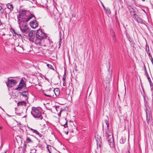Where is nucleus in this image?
Segmentation results:
<instances>
[{
  "label": "nucleus",
  "mask_w": 153,
  "mask_h": 153,
  "mask_svg": "<svg viewBox=\"0 0 153 153\" xmlns=\"http://www.w3.org/2000/svg\"><path fill=\"white\" fill-rule=\"evenodd\" d=\"M33 16V15L31 14L27 17V19H23L21 22L19 20H18V22L21 30L22 32L24 33L26 35H27L28 32H29L30 29L28 27L27 25H26V23L29 21Z\"/></svg>",
  "instance_id": "obj_1"
},
{
  "label": "nucleus",
  "mask_w": 153,
  "mask_h": 153,
  "mask_svg": "<svg viewBox=\"0 0 153 153\" xmlns=\"http://www.w3.org/2000/svg\"><path fill=\"white\" fill-rule=\"evenodd\" d=\"M31 113L35 118H37L41 120L43 119V110L40 107H32Z\"/></svg>",
  "instance_id": "obj_2"
},
{
  "label": "nucleus",
  "mask_w": 153,
  "mask_h": 153,
  "mask_svg": "<svg viewBox=\"0 0 153 153\" xmlns=\"http://www.w3.org/2000/svg\"><path fill=\"white\" fill-rule=\"evenodd\" d=\"M26 84L23 79L22 78L17 87L15 89V90L19 91H22L24 90H26Z\"/></svg>",
  "instance_id": "obj_3"
},
{
  "label": "nucleus",
  "mask_w": 153,
  "mask_h": 153,
  "mask_svg": "<svg viewBox=\"0 0 153 153\" xmlns=\"http://www.w3.org/2000/svg\"><path fill=\"white\" fill-rule=\"evenodd\" d=\"M112 134L111 131V135L109 134L107 132L106 133V134L107 135V139L108 141V144L111 147L113 148L114 146V143L113 135H111Z\"/></svg>",
  "instance_id": "obj_4"
},
{
  "label": "nucleus",
  "mask_w": 153,
  "mask_h": 153,
  "mask_svg": "<svg viewBox=\"0 0 153 153\" xmlns=\"http://www.w3.org/2000/svg\"><path fill=\"white\" fill-rule=\"evenodd\" d=\"M26 14V12L25 10H20L19 12V14L17 16L18 20H19L21 22L23 19H27V18L23 17Z\"/></svg>",
  "instance_id": "obj_5"
},
{
  "label": "nucleus",
  "mask_w": 153,
  "mask_h": 153,
  "mask_svg": "<svg viewBox=\"0 0 153 153\" xmlns=\"http://www.w3.org/2000/svg\"><path fill=\"white\" fill-rule=\"evenodd\" d=\"M17 84V82L16 80L13 79H10L9 78L8 79L7 81L6 82L7 86L10 88L15 85Z\"/></svg>",
  "instance_id": "obj_6"
},
{
  "label": "nucleus",
  "mask_w": 153,
  "mask_h": 153,
  "mask_svg": "<svg viewBox=\"0 0 153 153\" xmlns=\"http://www.w3.org/2000/svg\"><path fill=\"white\" fill-rule=\"evenodd\" d=\"M127 7L132 17L136 15V11L135 10V7H133L131 5H128Z\"/></svg>",
  "instance_id": "obj_7"
},
{
  "label": "nucleus",
  "mask_w": 153,
  "mask_h": 153,
  "mask_svg": "<svg viewBox=\"0 0 153 153\" xmlns=\"http://www.w3.org/2000/svg\"><path fill=\"white\" fill-rule=\"evenodd\" d=\"M36 36L43 39L46 38L45 33L41 30H38L36 33Z\"/></svg>",
  "instance_id": "obj_8"
},
{
  "label": "nucleus",
  "mask_w": 153,
  "mask_h": 153,
  "mask_svg": "<svg viewBox=\"0 0 153 153\" xmlns=\"http://www.w3.org/2000/svg\"><path fill=\"white\" fill-rule=\"evenodd\" d=\"M32 42L34 43L36 45H41L43 42V39L39 38H38V37L36 36L34 39H33Z\"/></svg>",
  "instance_id": "obj_9"
},
{
  "label": "nucleus",
  "mask_w": 153,
  "mask_h": 153,
  "mask_svg": "<svg viewBox=\"0 0 153 153\" xmlns=\"http://www.w3.org/2000/svg\"><path fill=\"white\" fill-rule=\"evenodd\" d=\"M28 32L27 35L30 37V40L32 41V40L34 39L35 38V33L33 31H30V30H29Z\"/></svg>",
  "instance_id": "obj_10"
},
{
  "label": "nucleus",
  "mask_w": 153,
  "mask_h": 153,
  "mask_svg": "<svg viewBox=\"0 0 153 153\" xmlns=\"http://www.w3.org/2000/svg\"><path fill=\"white\" fill-rule=\"evenodd\" d=\"M132 18H133L138 23H139L141 24L144 23L143 20L139 17L138 15H136L135 16H134Z\"/></svg>",
  "instance_id": "obj_11"
},
{
  "label": "nucleus",
  "mask_w": 153,
  "mask_h": 153,
  "mask_svg": "<svg viewBox=\"0 0 153 153\" xmlns=\"http://www.w3.org/2000/svg\"><path fill=\"white\" fill-rule=\"evenodd\" d=\"M30 24L31 27L33 28H35L38 26V24L37 21L34 20L33 21L30 22Z\"/></svg>",
  "instance_id": "obj_12"
},
{
  "label": "nucleus",
  "mask_w": 153,
  "mask_h": 153,
  "mask_svg": "<svg viewBox=\"0 0 153 153\" xmlns=\"http://www.w3.org/2000/svg\"><path fill=\"white\" fill-rule=\"evenodd\" d=\"M15 49L17 52L20 53H25L24 48L20 46H17L15 47ZM25 53H26V52H25Z\"/></svg>",
  "instance_id": "obj_13"
},
{
  "label": "nucleus",
  "mask_w": 153,
  "mask_h": 153,
  "mask_svg": "<svg viewBox=\"0 0 153 153\" xmlns=\"http://www.w3.org/2000/svg\"><path fill=\"white\" fill-rule=\"evenodd\" d=\"M20 94L22 95L23 97H25L27 99H28L27 97L29 95L28 91L27 90L23 91L22 92H19Z\"/></svg>",
  "instance_id": "obj_14"
},
{
  "label": "nucleus",
  "mask_w": 153,
  "mask_h": 153,
  "mask_svg": "<svg viewBox=\"0 0 153 153\" xmlns=\"http://www.w3.org/2000/svg\"><path fill=\"white\" fill-rule=\"evenodd\" d=\"M26 102L25 101H21L17 103V105L18 106H25L26 105Z\"/></svg>",
  "instance_id": "obj_15"
},
{
  "label": "nucleus",
  "mask_w": 153,
  "mask_h": 153,
  "mask_svg": "<svg viewBox=\"0 0 153 153\" xmlns=\"http://www.w3.org/2000/svg\"><path fill=\"white\" fill-rule=\"evenodd\" d=\"M7 8L10 10V11H12L13 9V4L10 3H8L6 4Z\"/></svg>",
  "instance_id": "obj_16"
},
{
  "label": "nucleus",
  "mask_w": 153,
  "mask_h": 153,
  "mask_svg": "<svg viewBox=\"0 0 153 153\" xmlns=\"http://www.w3.org/2000/svg\"><path fill=\"white\" fill-rule=\"evenodd\" d=\"M145 75H146V77L148 79L150 85L151 87V86L152 85H153V83H152V82L151 81V79L149 76V74H147Z\"/></svg>",
  "instance_id": "obj_17"
},
{
  "label": "nucleus",
  "mask_w": 153,
  "mask_h": 153,
  "mask_svg": "<svg viewBox=\"0 0 153 153\" xmlns=\"http://www.w3.org/2000/svg\"><path fill=\"white\" fill-rule=\"evenodd\" d=\"M26 141L27 143H32L33 142L31 138L27 136L26 137Z\"/></svg>",
  "instance_id": "obj_18"
},
{
  "label": "nucleus",
  "mask_w": 153,
  "mask_h": 153,
  "mask_svg": "<svg viewBox=\"0 0 153 153\" xmlns=\"http://www.w3.org/2000/svg\"><path fill=\"white\" fill-rule=\"evenodd\" d=\"M28 128L30 130L32 131L33 133H35L36 134H39V132L36 130H34L29 127H28Z\"/></svg>",
  "instance_id": "obj_19"
},
{
  "label": "nucleus",
  "mask_w": 153,
  "mask_h": 153,
  "mask_svg": "<svg viewBox=\"0 0 153 153\" xmlns=\"http://www.w3.org/2000/svg\"><path fill=\"white\" fill-rule=\"evenodd\" d=\"M47 149L49 152H51L52 147L51 146L49 145H47Z\"/></svg>",
  "instance_id": "obj_20"
},
{
  "label": "nucleus",
  "mask_w": 153,
  "mask_h": 153,
  "mask_svg": "<svg viewBox=\"0 0 153 153\" xmlns=\"http://www.w3.org/2000/svg\"><path fill=\"white\" fill-rule=\"evenodd\" d=\"M146 50L147 53H148L149 52V47L148 45H146Z\"/></svg>",
  "instance_id": "obj_21"
},
{
  "label": "nucleus",
  "mask_w": 153,
  "mask_h": 153,
  "mask_svg": "<svg viewBox=\"0 0 153 153\" xmlns=\"http://www.w3.org/2000/svg\"><path fill=\"white\" fill-rule=\"evenodd\" d=\"M125 140L123 138H121L120 140V143L123 144L125 143Z\"/></svg>",
  "instance_id": "obj_22"
},
{
  "label": "nucleus",
  "mask_w": 153,
  "mask_h": 153,
  "mask_svg": "<svg viewBox=\"0 0 153 153\" xmlns=\"http://www.w3.org/2000/svg\"><path fill=\"white\" fill-rule=\"evenodd\" d=\"M105 123L107 125V128L108 129L109 128V123L108 122V121L107 120H105Z\"/></svg>",
  "instance_id": "obj_23"
},
{
  "label": "nucleus",
  "mask_w": 153,
  "mask_h": 153,
  "mask_svg": "<svg viewBox=\"0 0 153 153\" xmlns=\"http://www.w3.org/2000/svg\"><path fill=\"white\" fill-rule=\"evenodd\" d=\"M65 122H66L63 125L62 124V125L65 128L67 127H68V125H67L68 121H67V120H66V119H65Z\"/></svg>",
  "instance_id": "obj_24"
},
{
  "label": "nucleus",
  "mask_w": 153,
  "mask_h": 153,
  "mask_svg": "<svg viewBox=\"0 0 153 153\" xmlns=\"http://www.w3.org/2000/svg\"><path fill=\"white\" fill-rule=\"evenodd\" d=\"M47 66L49 68L52 69L53 70H54V69L53 68V66L50 64H47Z\"/></svg>",
  "instance_id": "obj_25"
},
{
  "label": "nucleus",
  "mask_w": 153,
  "mask_h": 153,
  "mask_svg": "<svg viewBox=\"0 0 153 153\" xmlns=\"http://www.w3.org/2000/svg\"><path fill=\"white\" fill-rule=\"evenodd\" d=\"M4 9L2 8V7L0 5V13L1 14H3L4 13Z\"/></svg>",
  "instance_id": "obj_26"
},
{
  "label": "nucleus",
  "mask_w": 153,
  "mask_h": 153,
  "mask_svg": "<svg viewBox=\"0 0 153 153\" xmlns=\"http://www.w3.org/2000/svg\"><path fill=\"white\" fill-rule=\"evenodd\" d=\"M56 110L57 111H60V110H62V109L60 108V107L59 106H56Z\"/></svg>",
  "instance_id": "obj_27"
},
{
  "label": "nucleus",
  "mask_w": 153,
  "mask_h": 153,
  "mask_svg": "<svg viewBox=\"0 0 153 153\" xmlns=\"http://www.w3.org/2000/svg\"><path fill=\"white\" fill-rule=\"evenodd\" d=\"M36 134L38 135L39 137L41 138L42 139H43L44 138V136H43L42 134H40L39 133V134Z\"/></svg>",
  "instance_id": "obj_28"
},
{
  "label": "nucleus",
  "mask_w": 153,
  "mask_h": 153,
  "mask_svg": "<svg viewBox=\"0 0 153 153\" xmlns=\"http://www.w3.org/2000/svg\"><path fill=\"white\" fill-rule=\"evenodd\" d=\"M63 78L62 80H63V81H66V76L65 75V72L64 75H63Z\"/></svg>",
  "instance_id": "obj_29"
},
{
  "label": "nucleus",
  "mask_w": 153,
  "mask_h": 153,
  "mask_svg": "<svg viewBox=\"0 0 153 153\" xmlns=\"http://www.w3.org/2000/svg\"><path fill=\"white\" fill-rule=\"evenodd\" d=\"M111 32H112L111 35L112 36H115V33H114V32L113 31V30H111Z\"/></svg>",
  "instance_id": "obj_30"
},
{
  "label": "nucleus",
  "mask_w": 153,
  "mask_h": 153,
  "mask_svg": "<svg viewBox=\"0 0 153 153\" xmlns=\"http://www.w3.org/2000/svg\"><path fill=\"white\" fill-rule=\"evenodd\" d=\"M68 91H69V90H66V97H68V96H69V93H68Z\"/></svg>",
  "instance_id": "obj_31"
},
{
  "label": "nucleus",
  "mask_w": 153,
  "mask_h": 153,
  "mask_svg": "<svg viewBox=\"0 0 153 153\" xmlns=\"http://www.w3.org/2000/svg\"><path fill=\"white\" fill-rule=\"evenodd\" d=\"M43 94L45 96H46V97H52V96H51V95H47L45 93H44Z\"/></svg>",
  "instance_id": "obj_32"
},
{
  "label": "nucleus",
  "mask_w": 153,
  "mask_h": 153,
  "mask_svg": "<svg viewBox=\"0 0 153 153\" xmlns=\"http://www.w3.org/2000/svg\"><path fill=\"white\" fill-rule=\"evenodd\" d=\"M59 89L58 88H56V89H54L53 90V91L54 92V93H55V94L56 95V93L55 92V91H57V92H59Z\"/></svg>",
  "instance_id": "obj_33"
},
{
  "label": "nucleus",
  "mask_w": 153,
  "mask_h": 153,
  "mask_svg": "<svg viewBox=\"0 0 153 153\" xmlns=\"http://www.w3.org/2000/svg\"><path fill=\"white\" fill-rule=\"evenodd\" d=\"M147 54H148V55L149 56V57H151V59H152V58H153L152 56L151 55V53H150L149 52V53H147Z\"/></svg>",
  "instance_id": "obj_34"
},
{
  "label": "nucleus",
  "mask_w": 153,
  "mask_h": 153,
  "mask_svg": "<svg viewBox=\"0 0 153 153\" xmlns=\"http://www.w3.org/2000/svg\"><path fill=\"white\" fill-rule=\"evenodd\" d=\"M62 111V110H60L58 114V116L59 117H60L61 115V112Z\"/></svg>",
  "instance_id": "obj_35"
},
{
  "label": "nucleus",
  "mask_w": 153,
  "mask_h": 153,
  "mask_svg": "<svg viewBox=\"0 0 153 153\" xmlns=\"http://www.w3.org/2000/svg\"><path fill=\"white\" fill-rule=\"evenodd\" d=\"M145 70V74H148V73H147L146 67H145V68L144 69Z\"/></svg>",
  "instance_id": "obj_36"
},
{
  "label": "nucleus",
  "mask_w": 153,
  "mask_h": 153,
  "mask_svg": "<svg viewBox=\"0 0 153 153\" xmlns=\"http://www.w3.org/2000/svg\"><path fill=\"white\" fill-rule=\"evenodd\" d=\"M66 85V81H64L63 82V85L65 86Z\"/></svg>",
  "instance_id": "obj_37"
},
{
  "label": "nucleus",
  "mask_w": 153,
  "mask_h": 153,
  "mask_svg": "<svg viewBox=\"0 0 153 153\" xmlns=\"http://www.w3.org/2000/svg\"><path fill=\"white\" fill-rule=\"evenodd\" d=\"M113 40L114 41H115V40H116V38H115V36H113Z\"/></svg>",
  "instance_id": "obj_38"
},
{
  "label": "nucleus",
  "mask_w": 153,
  "mask_h": 153,
  "mask_svg": "<svg viewBox=\"0 0 153 153\" xmlns=\"http://www.w3.org/2000/svg\"><path fill=\"white\" fill-rule=\"evenodd\" d=\"M62 39L61 38V37H60V39H59V42H61V41H62Z\"/></svg>",
  "instance_id": "obj_39"
},
{
  "label": "nucleus",
  "mask_w": 153,
  "mask_h": 153,
  "mask_svg": "<svg viewBox=\"0 0 153 153\" xmlns=\"http://www.w3.org/2000/svg\"><path fill=\"white\" fill-rule=\"evenodd\" d=\"M61 42H59V48L60 47L61 45Z\"/></svg>",
  "instance_id": "obj_40"
},
{
  "label": "nucleus",
  "mask_w": 153,
  "mask_h": 153,
  "mask_svg": "<svg viewBox=\"0 0 153 153\" xmlns=\"http://www.w3.org/2000/svg\"><path fill=\"white\" fill-rule=\"evenodd\" d=\"M151 91H152V92H153V87H152L151 88Z\"/></svg>",
  "instance_id": "obj_41"
},
{
  "label": "nucleus",
  "mask_w": 153,
  "mask_h": 153,
  "mask_svg": "<svg viewBox=\"0 0 153 153\" xmlns=\"http://www.w3.org/2000/svg\"><path fill=\"white\" fill-rule=\"evenodd\" d=\"M65 132V133L66 134H68V131H67L66 132V131Z\"/></svg>",
  "instance_id": "obj_42"
},
{
  "label": "nucleus",
  "mask_w": 153,
  "mask_h": 153,
  "mask_svg": "<svg viewBox=\"0 0 153 153\" xmlns=\"http://www.w3.org/2000/svg\"><path fill=\"white\" fill-rule=\"evenodd\" d=\"M152 100H153V92H152Z\"/></svg>",
  "instance_id": "obj_43"
},
{
  "label": "nucleus",
  "mask_w": 153,
  "mask_h": 153,
  "mask_svg": "<svg viewBox=\"0 0 153 153\" xmlns=\"http://www.w3.org/2000/svg\"><path fill=\"white\" fill-rule=\"evenodd\" d=\"M126 153H130V152H129V151L128 150V152H126Z\"/></svg>",
  "instance_id": "obj_44"
},
{
  "label": "nucleus",
  "mask_w": 153,
  "mask_h": 153,
  "mask_svg": "<svg viewBox=\"0 0 153 153\" xmlns=\"http://www.w3.org/2000/svg\"><path fill=\"white\" fill-rule=\"evenodd\" d=\"M4 35V36H5V34H4V33H3V34H2L1 35Z\"/></svg>",
  "instance_id": "obj_45"
},
{
  "label": "nucleus",
  "mask_w": 153,
  "mask_h": 153,
  "mask_svg": "<svg viewBox=\"0 0 153 153\" xmlns=\"http://www.w3.org/2000/svg\"><path fill=\"white\" fill-rule=\"evenodd\" d=\"M102 6H103V8H105V7L104 6V5L102 4Z\"/></svg>",
  "instance_id": "obj_46"
},
{
  "label": "nucleus",
  "mask_w": 153,
  "mask_h": 153,
  "mask_svg": "<svg viewBox=\"0 0 153 153\" xmlns=\"http://www.w3.org/2000/svg\"><path fill=\"white\" fill-rule=\"evenodd\" d=\"M2 128V127L1 126H0V129H1Z\"/></svg>",
  "instance_id": "obj_47"
},
{
  "label": "nucleus",
  "mask_w": 153,
  "mask_h": 153,
  "mask_svg": "<svg viewBox=\"0 0 153 153\" xmlns=\"http://www.w3.org/2000/svg\"><path fill=\"white\" fill-rule=\"evenodd\" d=\"M144 69L145 68V67H146V66H145V65H144Z\"/></svg>",
  "instance_id": "obj_48"
},
{
  "label": "nucleus",
  "mask_w": 153,
  "mask_h": 153,
  "mask_svg": "<svg viewBox=\"0 0 153 153\" xmlns=\"http://www.w3.org/2000/svg\"><path fill=\"white\" fill-rule=\"evenodd\" d=\"M36 0H32V1H35Z\"/></svg>",
  "instance_id": "obj_49"
},
{
  "label": "nucleus",
  "mask_w": 153,
  "mask_h": 153,
  "mask_svg": "<svg viewBox=\"0 0 153 153\" xmlns=\"http://www.w3.org/2000/svg\"><path fill=\"white\" fill-rule=\"evenodd\" d=\"M143 1H145V0H142Z\"/></svg>",
  "instance_id": "obj_50"
},
{
  "label": "nucleus",
  "mask_w": 153,
  "mask_h": 153,
  "mask_svg": "<svg viewBox=\"0 0 153 153\" xmlns=\"http://www.w3.org/2000/svg\"><path fill=\"white\" fill-rule=\"evenodd\" d=\"M49 153H51V152H49Z\"/></svg>",
  "instance_id": "obj_51"
},
{
  "label": "nucleus",
  "mask_w": 153,
  "mask_h": 153,
  "mask_svg": "<svg viewBox=\"0 0 153 153\" xmlns=\"http://www.w3.org/2000/svg\"><path fill=\"white\" fill-rule=\"evenodd\" d=\"M45 125H45V124L44 125V126H45Z\"/></svg>",
  "instance_id": "obj_52"
},
{
  "label": "nucleus",
  "mask_w": 153,
  "mask_h": 153,
  "mask_svg": "<svg viewBox=\"0 0 153 153\" xmlns=\"http://www.w3.org/2000/svg\"><path fill=\"white\" fill-rule=\"evenodd\" d=\"M33 17H35V18H36V17H35V16H34Z\"/></svg>",
  "instance_id": "obj_53"
},
{
  "label": "nucleus",
  "mask_w": 153,
  "mask_h": 153,
  "mask_svg": "<svg viewBox=\"0 0 153 153\" xmlns=\"http://www.w3.org/2000/svg\"><path fill=\"white\" fill-rule=\"evenodd\" d=\"M106 117H107L108 118V116H107Z\"/></svg>",
  "instance_id": "obj_54"
},
{
  "label": "nucleus",
  "mask_w": 153,
  "mask_h": 153,
  "mask_svg": "<svg viewBox=\"0 0 153 153\" xmlns=\"http://www.w3.org/2000/svg\"><path fill=\"white\" fill-rule=\"evenodd\" d=\"M30 153H31V152H30Z\"/></svg>",
  "instance_id": "obj_55"
}]
</instances>
